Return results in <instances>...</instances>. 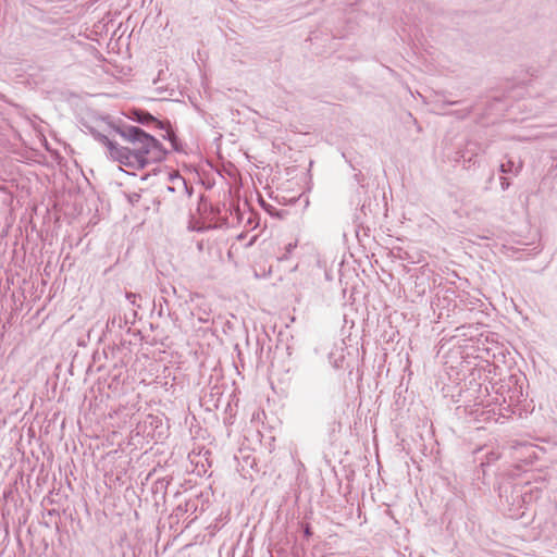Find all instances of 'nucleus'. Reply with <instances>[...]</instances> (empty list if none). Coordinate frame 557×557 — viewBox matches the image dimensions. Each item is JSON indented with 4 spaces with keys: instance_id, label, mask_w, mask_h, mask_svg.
Masks as SVG:
<instances>
[{
    "instance_id": "1",
    "label": "nucleus",
    "mask_w": 557,
    "mask_h": 557,
    "mask_svg": "<svg viewBox=\"0 0 557 557\" xmlns=\"http://www.w3.org/2000/svg\"><path fill=\"white\" fill-rule=\"evenodd\" d=\"M123 137L128 143L126 147L106 139L110 157L121 166L132 171L140 170L148 163L160 161L163 158L160 143L139 127H128L123 133Z\"/></svg>"
},
{
    "instance_id": "2",
    "label": "nucleus",
    "mask_w": 557,
    "mask_h": 557,
    "mask_svg": "<svg viewBox=\"0 0 557 557\" xmlns=\"http://www.w3.org/2000/svg\"><path fill=\"white\" fill-rule=\"evenodd\" d=\"M135 115H136V120L143 124H149V123L156 121V119L147 112H143V111L135 112Z\"/></svg>"
}]
</instances>
